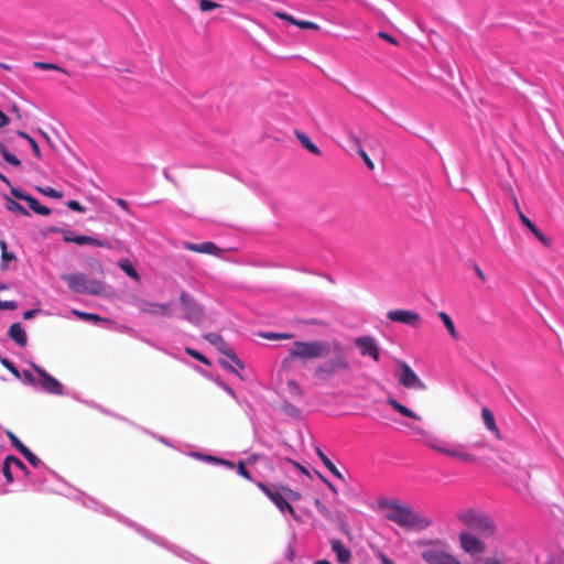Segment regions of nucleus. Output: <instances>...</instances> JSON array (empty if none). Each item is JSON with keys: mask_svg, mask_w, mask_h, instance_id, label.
<instances>
[{"mask_svg": "<svg viewBox=\"0 0 564 564\" xmlns=\"http://www.w3.org/2000/svg\"><path fill=\"white\" fill-rule=\"evenodd\" d=\"M316 454L324 464V466L338 479H344L343 474L337 469V467L333 464V462L326 456V454L321 449L316 448Z\"/></svg>", "mask_w": 564, "mask_h": 564, "instance_id": "obj_25", "label": "nucleus"}, {"mask_svg": "<svg viewBox=\"0 0 564 564\" xmlns=\"http://www.w3.org/2000/svg\"><path fill=\"white\" fill-rule=\"evenodd\" d=\"M259 488L265 494V496L278 507L281 511H289L294 514V508L285 500V498L278 491H272L265 485L260 482Z\"/></svg>", "mask_w": 564, "mask_h": 564, "instance_id": "obj_16", "label": "nucleus"}, {"mask_svg": "<svg viewBox=\"0 0 564 564\" xmlns=\"http://www.w3.org/2000/svg\"><path fill=\"white\" fill-rule=\"evenodd\" d=\"M315 507L317 509V511L327 520H332L333 519V516H332V512L330 510L319 500V499H316L315 500Z\"/></svg>", "mask_w": 564, "mask_h": 564, "instance_id": "obj_39", "label": "nucleus"}, {"mask_svg": "<svg viewBox=\"0 0 564 564\" xmlns=\"http://www.w3.org/2000/svg\"><path fill=\"white\" fill-rule=\"evenodd\" d=\"M354 344L359 349L362 357L368 356L375 361L380 359V348L373 337L359 336L355 338Z\"/></svg>", "mask_w": 564, "mask_h": 564, "instance_id": "obj_10", "label": "nucleus"}, {"mask_svg": "<svg viewBox=\"0 0 564 564\" xmlns=\"http://www.w3.org/2000/svg\"><path fill=\"white\" fill-rule=\"evenodd\" d=\"M219 364H220V366H221L224 369H226V370H228V371L237 372V371H236V369H235V368H234V367H232L228 361H226V360H219Z\"/></svg>", "mask_w": 564, "mask_h": 564, "instance_id": "obj_59", "label": "nucleus"}, {"mask_svg": "<svg viewBox=\"0 0 564 564\" xmlns=\"http://www.w3.org/2000/svg\"><path fill=\"white\" fill-rule=\"evenodd\" d=\"M286 387L289 390V393L294 398H303L304 392L302 391L300 384L294 379H288L286 380Z\"/></svg>", "mask_w": 564, "mask_h": 564, "instance_id": "obj_32", "label": "nucleus"}, {"mask_svg": "<svg viewBox=\"0 0 564 564\" xmlns=\"http://www.w3.org/2000/svg\"><path fill=\"white\" fill-rule=\"evenodd\" d=\"M207 459L212 460V462H215V463H218V464H223L225 466H228L229 468H234V463H231L229 460L219 459V458L212 457V456H208Z\"/></svg>", "mask_w": 564, "mask_h": 564, "instance_id": "obj_55", "label": "nucleus"}, {"mask_svg": "<svg viewBox=\"0 0 564 564\" xmlns=\"http://www.w3.org/2000/svg\"><path fill=\"white\" fill-rule=\"evenodd\" d=\"M283 490L288 494L289 498H292V499L299 498V494L294 492L293 490H291L289 488H283Z\"/></svg>", "mask_w": 564, "mask_h": 564, "instance_id": "obj_64", "label": "nucleus"}, {"mask_svg": "<svg viewBox=\"0 0 564 564\" xmlns=\"http://www.w3.org/2000/svg\"><path fill=\"white\" fill-rule=\"evenodd\" d=\"M10 187H11L10 192L15 198L22 199V200H25L28 198L29 194L22 192L21 189L17 188V187H12V186H10Z\"/></svg>", "mask_w": 564, "mask_h": 564, "instance_id": "obj_48", "label": "nucleus"}, {"mask_svg": "<svg viewBox=\"0 0 564 564\" xmlns=\"http://www.w3.org/2000/svg\"><path fill=\"white\" fill-rule=\"evenodd\" d=\"M224 355L227 356L239 369L245 368L243 362L231 348L224 350Z\"/></svg>", "mask_w": 564, "mask_h": 564, "instance_id": "obj_40", "label": "nucleus"}, {"mask_svg": "<svg viewBox=\"0 0 564 564\" xmlns=\"http://www.w3.org/2000/svg\"><path fill=\"white\" fill-rule=\"evenodd\" d=\"M237 473L248 480H252L250 473L247 470L243 462H239L237 465Z\"/></svg>", "mask_w": 564, "mask_h": 564, "instance_id": "obj_46", "label": "nucleus"}, {"mask_svg": "<svg viewBox=\"0 0 564 564\" xmlns=\"http://www.w3.org/2000/svg\"><path fill=\"white\" fill-rule=\"evenodd\" d=\"M0 362L18 379L21 378V373L20 371L18 370V368L13 365L12 361H10L9 359L7 358H2L0 359Z\"/></svg>", "mask_w": 564, "mask_h": 564, "instance_id": "obj_41", "label": "nucleus"}, {"mask_svg": "<svg viewBox=\"0 0 564 564\" xmlns=\"http://www.w3.org/2000/svg\"><path fill=\"white\" fill-rule=\"evenodd\" d=\"M24 379V381L29 384H35V378L34 376L32 375L31 371L29 370H23L22 375H21Z\"/></svg>", "mask_w": 564, "mask_h": 564, "instance_id": "obj_51", "label": "nucleus"}, {"mask_svg": "<svg viewBox=\"0 0 564 564\" xmlns=\"http://www.w3.org/2000/svg\"><path fill=\"white\" fill-rule=\"evenodd\" d=\"M481 417L485 426L492 433L496 434L497 437L500 436L499 429L496 424L495 416L488 408L481 409Z\"/></svg>", "mask_w": 564, "mask_h": 564, "instance_id": "obj_21", "label": "nucleus"}, {"mask_svg": "<svg viewBox=\"0 0 564 564\" xmlns=\"http://www.w3.org/2000/svg\"><path fill=\"white\" fill-rule=\"evenodd\" d=\"M33 369L40 376L39 383L41 387L48 393L61 395L63 394V386L62 383L48 375L43 368L40 366L32 364Z\"/></svg>", "mask_w": 564, "mask_h": 564, "instance_id": "obj_12", "label": "nucleus"}, {"mask_svg": "<svg viewBox=\"0 0 564 564\" xmlns=\"http://www.w3.org/2000/svg\"><path fill=\"white\" fill-rule=\"evenodd\" d=\"M62 279L76 293L101 295L105 292V286L99 280L90 279L85 273H66L62 275Z\"/></svg>", "mask_w": 564, "mask_h": 564, "instance_id": "obj_5", "label": "nucleus"}, {"mask_svg": "<svg viewBox=\"0 0 564 564\" xmlns=\"http://www.w3.org/2000/svg\"><path fill=\"white\" fill-rule=\"evenodd\" d=\"M273 14L276 18H279L281 20H284V21H288L289 23H291L293 25H296L300 29L314 30V31H318L321 29L319 25L317 23H315V22L297 20L293 15H291V14H289L286 12H283V11H273Z\"/></svg>", "mask_w": 564, "mask_h": 564, "instance_id": "obj_18", "label": "nucleus"}, {"mask_svg": "<svg viewBox=\"0 0 564 564\" xmlns=\"http://www.w3.org/2000/svg\"><path fill=\"white\" fill-rule=\"evenodd\" d=\"M21 454L34 467H39L42 464V460L36 455H34L28 447Z\"/></svg>", "mask_w": 564, "mask_h": 564, "instance_id": "obj_37", "label": "nucleus"}, {"mask_svg": "<svg viewBox=\"0 0 564 564\" xmlns=\"http://www.w3.org/2000/svg\"><path fill=\"white\" fill-rule=\"evenodd\" d=\"M437 316L443 322V324H444L445 328L447 329L449 336L454 340H458L459 339V334H458V332H457V329L455 327V324H454L453 319L451 318V316L446 312H438Z\"/></svg>", "mask_w": 564, "mask_h": 564, "instance_id": "obj_24", "label": "nucleus"}, {"mask_svg": "<svg viewBox=\"0 0 564 564\" xmlns=\"http://www.w3.org/2000/svg\"><path fill=\"white\" fill-rule=\"evenodd\" d=\"M17 307H18V304L14 301H1L0 300V310H15Z\"/></svg>", "mask_w": 564, "mask_h": 564, "instance_id": "obj_49", "label": "nucleus"}, {"mask_svg": "<svg viewBox=\"0 0 564 564\" xmlns=\"http://www.w3.org/2000/svg\"><path fill=\"white\" fill-rule=\"evenodd\" d=\"M7 436L11 442V445L20 453H22L26 446L18 438V436L11 431H7Z\"/></svg>", "mask_w": 564, "mask_h": 564, "instance_id": "obj_35", "label": "nucleus"}, {"mask_svg": "<svg viewBox=\"0 0 564 564\" xmlns=\"http://www.w3.org/2000/svg\"><path fill=\"white\" fill-rule=\"evenodd\" d=\"M475 272L479 279H481L482 281H486V275L478 265H475Z\"/></svg>", "mask_w": 564, "mask_h": 564, "instance_id": "obj_62", "label": "nucleus"}, {"mask_svg": "<svg viewBox=\"0 0 564 564\" xmlns=\"http://www.w3.org/2000/svg\"><path fill=\"white\" fill-rule=\"evenodd\" d=\"M10 122V119L8 116L0 109V129L8 126Z\"/></svg>", "mask_w": 564, "mask_h": 564, "instance_id": "obj_58", "label": "nucleus"}, {"mask_svg": "<svg viewBox=\"0 0 564 564\" xmlns=\"http://www.w3.org/2000/svg\"><path fill=\"white\" fill-rule=\"evenodd\" d=\"M0 154L2 155L4 161L8 162L9 164L17 166V167L21 165V161L14 154L10 153L8 148L4 144H2L1 142H0Z\"/></svg>", "mask_w": 564, "mask_h": 564, "instance_id": "obj_30", "label": "nucleus"}, {"mask_svg": "<svg viewBox=\"0 0 564 564\" xmlns=\"http://www.w3.org/2000/svg\"><path fill=\"white\" fill-rule=\"evenodd\" d=\"M34 67L43 69V70H59V72L68 75L66 69H64V68H62L58 65L53 64V63L35 62L34 63Z\"/></svg>", "mask_w": 564, "mask_h": 564, "instance_id": "obj_34", "label": "nucleus"}, {"mask_svg": "<svg viewBox=\"0 0 564 564\" xmlns=\"http://www.w3.org/2000/svg\"><path fill=\"white\" fill-rule=\"evenodd\" d=\"M73 313L76 316H78L79 318L84 319V321H93V322H101V321H104L102 317H100L99 315L94 314V313H86V312H80V311H77V310H74Z\"/></svg>", "mask_w": 564, "mask_h": 564, "instance_id": "obj_36", "label": "nucleus"}, {"mask_svg": "<svg viewBox=\"0 0 564 564\" xmlns=\"http://www.w3.org/2000/svg\"><path fill=\"white\" fill-rule=\"evenodd\" d=\"M378 36L393 45H398V41L390 34L386 33V32H379L378 33Z\"/></svg>", "mask_w": 564, "mask_h": 564, "instance_id": "obj_52", "label": "nucleus"}, {"mask_svg": "<svg viewBox=\"0 0 564 564\" xmlns=\"http://www.w3.org/2000/svg\"><path fill=\"white\" fill-rule=\"evenodd\" d=\"M457 520L470 531L481 538H495L498 532V525L495 519L487 512L477 509H464L457 513Z\"/></svg>", "mask_w": 564, "mask_h": 564, "instance_id": "obj_3", "label": "nucleus"}, {"mask_svg": "<svg viewBox=\"0 0 564 564\" xmlns=\"http://www.w3.org/2000/svg\"><path fill=\"white\" fill-rule=\"evenodd\" d=\"M117 204L124 210H128V207H129V204L127 200L122 199V198H118L117 199Z\"/></svg>", "mask_w": 564, "mask_h": 564, "instance_id": "obj_63", "label": "nucleus"}, {"mask_svg": "<svg viewBox=\"0 0 564 564\" xmlns=\"http://www.w3.org/2000/svg\"><path fill=\"white\" fill-rule=\"evenodd\" d=\"M37 313H39V310H29L23 313V317L25 319H30V318L34 317Z\"/></svg>", "mask_w": 564, "mask_h": 564, "instance_id": "obj_60", "label": "nucleus"}, {"mask_svg": "<svg viewBox=\"0 0 564 564\" xmlns=\"http://www.w3.org/2000/svg\"><path fill=\"white\" fill-rule=\"evenodd\" d=\"M1 259H2V262L6 264L9 261L15 260V256L13 252H9L8 250H4V252H1Z\"/></svg>", "mask_w": 564, "mask_h": 564, "instance_id": "obj_53", "label": "nucleus"}, {"mask_svg": "<svg viewBox=\"0 0 564 564\" xmlns=\"http://www.w3.org/2000/svg\"><path fill=\"white\" fill-rule=\"evenodd\" d=\"M36 189L41 194H43V195H45L47 197H52V198L61 199L64 196L62 192H59V191H57V189H55L53 187H50V186H46V187H40L39 186V187H36Z\"/></svg>", "mask_w": 564, "mask_h": 564, "instance_id": "obj_33", "label": "nucleus"}, {"mask_svg": "<svg viewBox=\"0 0 564 564\" xmlns=\"http://www.w3.org/2000/svg\"><path fill=\"white\" fill-rule=\"evenodd\" d=\"M484 539L470 531L463 530L458 534L459 547L470 556L481 555L487 551V543Z\"/></svg>", "mask_w": 564, "mask_h": 564, "instance_id": "obj_7", "label": "nucleus"}, {"mask_svg": "<svg viewBox=\"0 0 564 564\" xmlns=\"http://www.w3.org/2000/svg\"><path fill=\"white\" fill-rule=\"evenodd\" d=\"M204 338L208 340L212 345L217 347V349L224 354V350H228L230 347L228 344L224 340V338L217 334V333H209L204 335Z\"/></svg>", "mask_w": 564, "mask_h": 564, "instance_id": "obj_26", "label": "nucleus"}, {"mask_svg": "<svg viewBox=\"0 0 564 564\" xmlns=\"http://www.w3.org/2000/svg\"><path fill=\"white\" fill-rule=\"evenodd\" d=\"M516 207L519 213V218L523 226H525L533 236L545 247L550 248L553 243L552 239L545 236L519 208L518 203H516Z\"/></svg>", "mask_w": 564, "mask_h": 564, "instance_id": "obj_15", "label": "nucleus"}, {"mask_svg": "<svg viewBox=\"0 0 564 564\" xmlns=\"http://www.w3.org/2000/svg\"><path fill=\"white\" fill-rule=\"evenodd\" d=\"M185 352L189 355L191 357L195 358L196 360L203 362L204 365L209 366L210 361L208 358H206L204 355H202L199 351L193 349V348H185Z\"/></svg>", "mask_w": 564, "mask_h": 564, "instance_id": "obj_38", "label": "nucleus"}, {"mask_svg": "<svg viewBox=\"0 0 564 564\" xmlns=\"http://www.w3.org/2000/svg\"><path fill=\"white\" fill-rule=\"evenodd\" d=\"M183 317L194 325H200L204 319L203 307L185 291L180 294Z\"/></svg>", "mask_w": 564, "mask_h": 564, "instance_id": "obj_8", "label": "nucleus"}, {"mask_svg": "<svg viewBox=\"0 0 564 564\" xmlns=\"http://www.w3.org/2000/svg\"><path fill=\"white\" fill-rule=\"evenodd\" d=\"M7 460H8V463L11 466L13 465L17 468L22 469V470L25 469V465L23 464V462L20 458L15 457V456L10 455V456L7 457Z\"/></svg>", "mask_w": 564, "mask_h": 564, "instance_id": "obj_45", "label": "nucleus"}, {"mask_svg": "<svg viewBox=\"0 0 564 564\" xmlns=\"http://www.w3.org/2000/svg\"><path fill=\"white\" fill-rule=\"evenodd\" d=\"M297 140L301 142V144L312 154L319 156L322 154L319 148L312 142L310 137L304 132L296 131L295 133Z\"/></svg>", "mask_w": 564, "mask_h": 564, "instance_id": "obj_23", "label": "nucleus"}, {"mask_svg": "<svg viewBox=\"0 0 564 564\" xmlns=\"http://www.w3.org/2000/svg\"><path fill=\"white\" fill-rule=\"evenodd\" d=\"M62 234H63V240L65 242H74L77 245H93V246L101 247V248L110 247L108 241L99 240V239L90 237V236L74 235L69 230H62Z\"/></svg>", "mask_w": 564, "mask_h": 564, "instance_id": "obj_13", "label": "nucleus"}, {"mask_svg": "<svg viewBox=\"0 0 564 564\" xmlns=\"http://www.w3.org/2000/svg\"><path fill=\"white\" fill-rule=\"evenodd\" d=\"M388 403L401 415H404L406 417L413 419V420H421V416L414 413L412 410L400 403L394 398H389Z\"/></svg>", "mask_w": 564, "mask_h": 564, "instance_id": "obj_22", "label": "nucleus"}, {"mask_svg": "<svg viewBox=\"0 0 564 564\" xmlns=\"http://www.w3.org/2000/svg\"><path fill=\"white\" fill-rule=\"evenodd\" d=\"M264 338L276 340V339H291L293 337L292 334L288 333H268L263 335Z\"/></svg>", "mask_w": 564, "mask_h": 564, "instance_id": "obj_43", "label": "nucleus"}, {"mask_svg": "<svg viewBox=\"0 0 564 564\" xmlns=\"http://www.w3.org/2000/svg\"><path fill=\"white\" fill-rule=\"evenodd\" d=\"M358 154L361 156V159L364 160V162L366 163V165L369 170L375 169L373 162L371 161V159L369 158V155L366 153V151L364 149H359Z\"/></svg>", "mask_w": 564, "mask_h": 564, "instance_id": "obj_47", "label": "nucleus"}, {"mask_svg": "<svg viewBox=\"0 0 564 564\" xmlns=\"http://www.w3.org/2000/svg\"><path fill=\"white\" fill-rule=\"evenodd\" d=\"M67 207L69 209H72V210H75V212H78V213L85 212V208L77 200H69L67 203Z\"/></svg>", "mask_w": 564, "mask_h": 564, "instance_id": "obj_50", "label": "nucleus"}, {"mask_svg": "<svg viewBox=\"0 0 564 564\" xmlns=\"http://www.w3.org/2000/svg\"><path fill=\"white\" fill-rule=\"evenodd\" d=\"M386 518L405 530H424L432 525V520L399 500H384L379 503Z\"/></svg>", "mask_w": 564, "mask_h": 564, "instance_id": "obj_2", "label": "nucleus"}, {"mask_svg": "<svg viewBox=\"0 0 564 564\" xmlns=\"http://www.w3.org/2000/svg\"><path fill=\"white\" fill-rule=\"evenodd\" d=\"M286 462L290 463L291 465H293L294 467H296L302 474L310 475L308 470L304 466H302L301 464H299V463H296V462H294L292 459H286Z\"/></svg>", "mask_w": 564, "mask_h": 564, "instance_id": "obj_57", "label": "nucleus"}, {"mask_svg": "<svg viewBox=\"0 0 564 564\" xmlns=\"http://www.w3.org/2000/svg\"><path fill=\"white\" fill-rule=\"evenodd\" d=\"M379 558L382 564H394L386 554L380 553Z\"/></svg>", "mask_w": 564, "mask_h": 564, "instance_id": "obj_61", "label": "nucleus"}, {"mask_svg": "<svg viewBox=\"0 0 564 564\" xmlns=\"http://www.w3.org/2000/svg\"><path fill=\"white\" fill-rule=\"evenodd\" d=\"M421 556L427 564H462L459 558L451 553L446 545L438 540L427 541Z\"/></svg>", "mask_w": 564, "mask_h": 564, "instance_id": "obj_6", "label": "nucleus"}, {"mask_svg": "<svg viewBox=\"0 0 564 564\" xmlns=\"http://www.w3.org/2000/svg\"><path fill=\"white\" fill-rule=\"evenodd\" d=\"M329 355H333L329 361L319 364L314 368L313 375L319 382H327L336 376L349 375L352 371L347 350L343 343L337 339L332 341H294L289 355L281 361L280 371L288 375L294 368L296 360L306 362L313 359L326 358Z\"/></svg>", "mask_w": 564, "mask_h": 564, "instance_id": "obj_1", "label": "nucleus"}, {"mask_svg": "<svg viewBox=\"0 0 564 564\" xmlns=\"http://www.w3.org/2000/svg\"><path fill=\"white\" fill-rule=\"evenodd\" d=\"M137 306H138L139 311L143 314H150V315H155V316H158V315L171 316L172 315L170 303L159 304V303H153V302H149L145 300H138Z\"/></svg>", "mask_w": 564, "mask_h": 564, "instance_id": "obj_14", "label": "nucleus"}, {"mask_svg": "<svg viewBox=\"0 0 564 564\" xmlns=\"http://www.w3.org/2000/svg\"><path fill=\"white\" fill-rule=\"evenodd\" d=\"M398 366V379L401 386L411 389L416 388L425 390L426 384L419 378V376L412 370V368L403 360H397Z\"/></svg>", "mask_w": 564, "mask_h": 564, "instance_id": "obj_9", "label": "nucleus"}, {"mask_svg": "<svg viewBox=\"0 0 564 564\" xmlns=\"http://www.w3.org/2000/svg\"><path fill=\"white\" fill-rule=\"evenodd\" d=\"M349 139L351 140V142L354 143V147L355 149L357 150V152H359V149H364L362 145H361V142L359 140V138L354 134V133H350L349 134Z\"/></svg>", "mask_w": 564, "mask_h": 564, "instance_id": "obj_54", "label": "nucleus"}, {"mask_svg": "<svg viewBox=\"0 0 564 564\" xmlns=\"http://www.w3.org/2000/svg\"><path fill=\"white\" fill-rule=\"evenodd\" d=\"M417 433L422 435V441L429 448L451 458L459 459L467 464L477 463L478 458L466 449L463 444H452L451 442L434 436L426 431L419 429Z\"/></svg>", "mask_w": 564, "mask_h": 564, "instance_id": "obj_4", "label": "nucleus"}, {"mask_svg": "<svg viewBox=\"0 0 564 564\" xmlns=\"http://www.w3.org/2000/svg\"><path fill=\"white\" fill-rule=\"evenodd\" d=\"M9 336L19 346L25 347L28 344V336L20 323H13L9 328Z\"/></svg>", "mask_w": 564, "mask_h": 564, "instance_id": "obj_20", "label": "nucleus"}, {"mask_svg": "<svg viewBox=\"0 0 564 564\" xmlns=\"http://www.w3.org/2000/svg\"><path fill=\"white\" fill-rule=\"evenodd\" d=\"M391 322L405 324L412 327H420L422 318L419 313L410 310H393L387 313Z\"/></svg>", "mask_w": 564, "mask_h": 564, "instance_id": "obj_11", "label": "nucleus"}, {"mask_svg": "<svg viewBox=\"0 0 564 564\" xmlns=\"http://www.w3.org/2000/svg\"><path fill=\"white\" fill-rule=\"evenodd\" d=\"M17 134L19 137L25 139L29 142V144L31 145L32 152L36 159L42 158L41 149H40L37 142L31 135H29L24 131H18Z\"/></svg>", "mask_w": 564, "mask_h": 564, "instance_id": "obj_31", "label": "nucleus"}, {"mask_svg": "<svg viewBox=\"0 0 564 564\" xmlns=\"http://www.w3.org/2000/svg\"><path fill=\"white\" fill-rule=\"evenodd\" d=\"M2 471L7 481L11 484L13 481V475L11 473V465L8 463L7 458L4 459Z\"/></svg>", "mask_w": 564, "mask_h": 564, "instance_id": "obj_44", "label": "nucleus"}, {"mask_svg": "<svg viewBox=\"0 0 564 564\" xmlns=\"http://www.w3.org/2000/svg\"><path fill=\"white\" fill-rule=\"evenodd\" d=\"M332 551L336 554L337 562L340 564L349 563L351 558V552L347 549L343 542L338 539L330 540Z\"/></svg>", "mask_w": 564, "mask_h": 564, "instance_id": "obj_19", "label": "nucleus"}, {"mask_svg": "<svg viewBox=\"0 0 564 564\" xmlns=\"http://www.w3.org/2000/svg\"><path fill=\"white\" fill-rule=\"evenodd\" d=\"M118 267L128 275L130 276L132 280L139 282L140 281V274L138 273V271L134 269V267L132 265V263L128 260V259H123L121 261L118 262Z\"/></svg>", "mask_w": 564, "mask_h": 564, "instance_id": "obj_28", "label": "nucleus"}, {"mask_svg": "<svg viewBox=\"0 0 564 564\" xmlns=\"http://www.w3.org/2000/svg\"><path fill=\"white\" fill-rule=\"evenodd\" d=\"M25 202L28 203L29 207L39 215L47 216L51 214V209L48 207L42 205L36 198H34L31 195L28 196Z\"/></svg>", "mask_w": 564, "mask_h": 564, "instance_id": "obj_27", "label": "nucleus"}, {"mask_svg": "<svg viewBox=\"0 0 564 564\" xmlns=\"http://www.w3.org/2000/svg\"><path fill=\"white\" fill-rule=\"evenodd\" d=\"M183 246L186 250L197 252V253L212 254V256H216V257L221 256V252H223V250L212 241H206L203 243H193V242L186 241V242H184Z\"/></svg>", "mask_w": 564, "mask_h": 564, "instance_id": "obj_17", "label": "nucleus"}, {"mask_svg": "<svg viewBox=\"0 0 564 564\" xmlns=\"http://www.w3.org/2000/svg\"><path fill=\"white\" fill-rule=\"evenodd\" d=\"M217 8H220V4L217 3V2H213V1H209V0H199V9L200 11H210V10H214V9H217Z\"/></svg>", "mask_w": 564, "mask_h": 564, "instance_id": "obj_42", "label": "nucleus"}, {"mask_svg": "<svg viewBox=\"0 0 564 564\" xmlns=\"http://www.w3.org/2000/svg\"><path fill=\"white\" fill-rule=\"evenodd\" d=\"M6 207L8 210L12 213H18L20 215L29 216L30 213L18 202L10 197H6Z\"/></svg>", "mask_w": 564, "mask_h": 564, "instance_id": "obj_29", "label": "nucleus"}, {"mask_svg": "<svg viewBox=\"0 0 564 564\" xmlns=\"http://www.w3.org/2000/svg\"><path fill=\"white\" fill-rule=\"evenodd\" d=\"M481 564H503V563L501 560H499L497 557L488 556L482 560Z\"/></svg>", "mask_w": 564, "mask_h": 564, "instance_id": "obj_56", "label": "nucleus"}]
</instances>
